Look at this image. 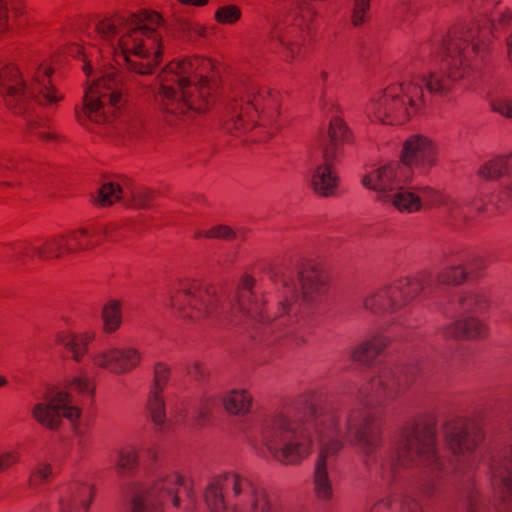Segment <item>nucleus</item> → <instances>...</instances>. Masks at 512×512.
<instances>
[{"instance_id": "nucleus-39", "label": "nucleus", "mask_w": 512, "mask_h": 512, "mask_svg": "<svg viewBox=\"0 0 512 512\" xmlns=\"http://www.w3.org/2000/svg\"><path fill=\"white\" fill-rule=\"evenodd\" d=\"M69 244L74 247V252L79 250L87 249L89 246L94 245L91 241L85 243L83 241L84 238H90L91 235L85 228H81L78 231H73L69 235H66Z\"/></svg>"}, {"instance_id": "nucleus-20", "label": "nucleus", "mask_w": 512, "mask_h": 512, "mask_svg": "<svg viewBox=\"0 0 512 512\" xmlns=\"http://www.w3.org/2000/svg\"><path fill=\"white\" fill-rule=\"evenodd\" d=\"M153 195V191L145 187L133 188L128 195L118 184L106 182L98 190L97 202L101 206H109L123 199L127 206L148 208Z\"/></svg>"}, {"instance_id": "nucleus-57", "label": "nucleus", "mask_w": 512, "mask_h": 512, "mask_svg": "<svg viewBox=\"0 0 512 512\" xmlns=\"http://www.w3.org/2000/svg\"><path fill=\"white\" fill-rule=\"evenodd\" d=\"M150 453H151V457H152V458H155V457H156L154 453H152V452H150Z\"/></svg>"}, {"instance_id": "nucleus-40", "label": "nucleus", "mask_w": 512, "mask_h": 512, "mask_svg": "<svg viewBox=\"0 0 512 512\" xmlns=\"http://www.w3.org/2000/svg\"><path fill=\"white\" fill-rule=\"evenodd\" d=\"M491 108L505 117H512V101L505 97H495L490 102Z\"/></svg>"}, {"instance_id": "nucleus-53", "label": "nucleus", "mask_w": 512, "mask_h": 512, "mask_svg": "<svg viewBox=\"0 0 512 512\" xmlns=\"http://www.w3.org/2000/svg\"><path fill=\"white\" fill-rule=\"evenodd\" d=\"M78 435H79V437H82V434H81L80 432H78ZM78 443H79L80 445L82 444V438H80V439L78 440Z\"/></svg>"}, {"instance_id": "nucleus-46", "label": "nucleus", "mask_w": 512, "mask_h": 512, "mask_svg": "<svg viewBox=\"0 0 512 512\" xmlns=\"http://www.w3.org/2000/svg\"><path fill=\"white\" fill-rule=\"evenodd\" d=\"M179 1L183 4L200 6V5H204L205 3H207L208 0H179Z\"/></svg>"}, {"instance_id": "nucleus-22", "label": "nucleus", "mask_w": 512, "mask_h": 512, "mask_svg": "<svg viewBox=\"0 0 512 512\" xmlns=\"http://www.w3.org/2000/svg\"><path fill=\"white\" fill-rule=\"evenodd\" d=\"M93 498V487L76 479L67 484L59 499L60 512H88Z\"/></svg>"}, {"instance_id": "nucleus-18", "label": "nucleus", "mask_w": 512, "mask_h": 512, "mask_svg": "<svg viewBox=\"0 0 512 512\" xmlns=\"http://www.w3.org/2000/svg\"><path fill=\"white\" fill-rule=\"evenodd\" d=\"M409 190L420 198L421 206L425 202L427 205L439 207L444 214L457 221L468 220L472 211L482 212L486 205L483 197L467 195L453 198L428 186H420L416 191Z\"/></svg>"}, {"instance_id": "nucleus-6", "label": "nucleus", "mask_w": 512, "mask_h": 512, "mask_svg": "<svg viewBox=\"0 0 512 512\" xmlns=\"http://www.w3.org/2000/svg\"><path fill=\"white\" fill-rule=\"evenodd\" d=\"M484 262L477 259L469 265L461 258L449 259L445 267L436 278L428 273L414 277H403L394 282L368 290L362 297L363 307L374 315H395L396 320H401L407 314L412 313L413 301L422 293L426 295L436 285L459 284L468 274L481 270Z\"/></svg>"}, {"instance_id": "nucleus-7", "label": "nucleus", "mask_w": 512, "mask_h": 512, "mask_svg": "<svg viewBox=\"0 0 512 512\" xmlns=\"http://www.w3.org/2000/svg\"><path fill=\"white\" fill-rule=\"evenodd\" d=\"M212 66L209 59L200 58L170 63L160 75L157 100L163 109L184 123L203 112L213 90L203 73Z\"/></svg>"}, {"instance_id": "nucleus-14", "label": "nucleus", "mask_w": 512, "mask_h": 512, "mask_svg": "<svg viewBox=\"0 0 512 512\" xmlns=\"http://www.w3.org/2000/svg\"><path fill=\"white\" fill-rule=\"evenodd\" d=\"M490 482L495 496V509L512 512V415L501 440L488 458Z\"/></svg>"}, {"instance_id": "nucleus-37", "label": "nucleus", "mask_w": 512, "mask_h": 512, "mask_svg": "<svg viewBox=\"0 0 512 512\" xmlns=\"http://www.w3.org/2000/svg\"><path fill=\"white\" fill-rule=\"evenodd\" d=\"M52 475V468L48 463H39L31 472L29 485L35 487L49 479Z\"/></svg>"}, {"instance_id": "nucleus-36", "label": "nucleus", "mask_w": 512, "mask_h": 512, "mask_svg": "<svg viewBox=\"0 0 512 512\" xmlns=\"http://www.w3.org/2000/svg\"><path fill=\"white\" fill-rule=\"evenodd\" d=\"M489 202L498 209H505L512 205V180L506 183L497 195H491Z\"/></svg>"}, {"instance_id": "nucleus-3", "label": "nucleus", "mask_w": 512, "mask_h": 512, "mask_svg": "<svg viewBox=\"0 0 512 512\" xmlns=\"http://www.w3.org/2000/svg\"><path fill=\"white\" fill-rule=\"evenodd\" d=\"M509 32L506 39L507 53L512 63V13L498 11L483 26H461L451 30L446 37H438L422 48L421 59L434 55L442 57V71L428 74H411L400 83L392 84L372 96L365 112L371 119L383 124L405 123L423 102V86L434 95L444 96L453 83L465 77L476 58L482 57L491 33Z\"/></svg>"}, {"instance_id": "nucleus-51", "label": "nucleus", "mask_w": 512, "mask_h": 512, "mask_svg": "<svg viewBox=\"0 0 512 512\" xmlns=\"http://www.w3.org/2000/svg\"><path fill=\"white\" fill-rule=\"evenodd\" d=\"M320 78L323 80V81H326L327 78H328V73L325 72V71H321L320 72Z\"/></svg>"}, {"instance_id": "nucleus-11", "label": "nucleus", "mask_w": 512, "mask_h": 512, "mask_svg": "<svg viewBox=\"0 0 512 512\" xmlns=\"http://www.w3.org/2000/svg\"><path fill=\"white\" fill-rule=\"evenodd\" d=\"M276 116V100L270 90L254 81H244L233 87L225 105L224 127L227 131L270 125Z\"/></svg>"}, {"instance_id": "nucleus-28", "label": "nucleus", "mask_w": 512, "mask_h": 512, "mask_svg": "<svg viewBox=\"0 0 512 512\" xmlns=\"http://www.w3.org/2000/svg\"><path fill=\"white\" fill-rule=\"evenodd\" d=\"M512 172V154L498 156L485 162L478 170L479 176L487 180H493Z\"/></svg>"}, {"instance_id": "nucleus-27", "label": "nucleus", "mask_w": 512, "mask_h": 512, "mask_svg": "<svg viewBox=\"0 0 512 512\" xmlns=\"http://www.w3.org/2000/svg\"><path fill=\"white\" fill-rule=\"evenodd\" d=\"M92 336L76 335L68 331H62L57 335V342L71 353L74 360L79 361L87 352V345Z\"/></svg>"}, {"instance_id": "nucleus-24", "label": "nucleus", "mask_w": 512, "mask_h": 512, "mask_svg": "<svg viewBox=\"0 0 512 512\" xmlns=\"http://www.w3.org/2000/svg\"><path fill=\"white\" fill-rule=\"evenodd\" d=\"M488 300L484 292L480 290L467 289L457 293L455 298L444 309V313L452 314L478 313L486 309Z\"/></svg>"}, {"instance_id": "nucleus-49", "label": "nucleus", "mask_w": 512, "mask_h": 512, "mask_svg": "<svg viewBox=\"0 0 512 512\" xmlns=\"http://www.w3.org/2000/svg\"><path fill=\"white\" fill-rule=\"evenodd\" d=\"M328 106H331V108H332L334 106V104L332 103V101L324 100V102H323V110L328 109Z\"/></svg>"}, {"instance_id": "nucleus-16", "label": "nucleus", "mask_w": 512, "mask_h": 512, "mask_svg": "<svg viewBox=\"0 0 512 512\" xmlns=\"http://www.w3.org/2000/svg\"><path fill=\"white\" fill-rule=\"evenodd\" d=\"M441 433L446 447L458 462L457 471L476 467L478 455L475 449L482 439V432L476 423L451 418L443 423Z\"/></svg>"}, {"instance_id": "nucleus-56", "label": "nucleus", "mask_w": 512, "mask_h": 512, "mask_svg": "<svg viewBox=\"0 0 512 512\" xmlns=\"http://www.w3.org/2000/svg\"><path fill=\"white\" fill-rule=\"evenodd\" d=\"M413 68H414V70H417V69H418V62H416V63L414 64V67H413Z\"/></svg>"}, {"instance_id": "nucleus-54", "label": "nucleus", "mask_w": 512, "mask_h": 512, "mask_svg": "<svg viewBox=\"0 0 512 512\" xmlns=\"http://www.w3.org/2000/svg\"><path fill=\"white\" fill-rule=\"evenodd\" d=\"M74 49L77 51V53L81 52V48L79 46H75Z\"/></svg>"}, {"instance_id": "nucleus-31", "label": "nucleus", "mask_w": 512, "mask_h": 512, "mask_svg": "<svg viewBox=\"0 0 512 512\" xmlns=\"http://www.w3.org/2000/svg\"><path fill=\"white\" fill-rule=\"evenodd\" d=\"M434 486L435 484L431 480L423 482L419 487V493L417 495L406 496L404 498L402 503V512H426L420 498L431 496Z\"/></svg>"}, {"instance_id": "nucleus-45", "label": "nucleus", "mask_w": 512, "mask_h": 512, "mask_svg": "<svg viewBox=\"0 0 512 512\" xmlns=\"http://www.w3.org/2000/svg\"><path fill=\"white\" fill-rule=\"evenodd\" d=\"M208 413V408L206 406L200 407L195 411L197 421L201 423L206 418V415Z\"/></svg>"}, {"instance_id": "nucleus-52", "label": "nucleus", "mask_w": 512, "mask_h": 512, "mask_svg": "<svg viewBox=\"0 0 512 512\" xmlns=\"http://www.w3.org/2000/svg\"><path fill=\"white\" fill-rule=\"evenodd\" d=\"M7 384V380L5 377L0 376V387Z\"/></svg>"}, {"instance_id": "nucleus-1", "label": "nucleus", "mask_w": 512, "mask_h": 512, "mask_svg": "<svg viewBox=\"0 0 512 512\" xmlns=\"http://www.w3.org/2000/svg\"><path fill=\"white\" fill-rule=\"evenodd\" d=\"M418 373L419 368L414 365L373 367L369 382L357 389V407L344 410L316 394L301 396L260 418L253 432L254 446L280 463L294 465L305 459L314 443H318L313 485L317 499L325 503L334 496L329 472L345 439L356 448L364 467L375 471L387 484L406 468L439 469L442 462L436 450V422L432 416L407 423L399 439L380 460L378 457L382 430L375 405L395 398Z\"/></svg>"}, {"instance_id": "nucleus-5", "label": "nucleus", "mask_w": 512, "mask_h": 512, "mask_svg": "<svg viewBox=\"0 0 512 512\" xmlns=\"http://www.w3.org/2000/svg\"><path fill=\"white\" fill-rule=\"evenodd\" d=\"M436 144L423 135L407 138L398 162H392L376 169L362 178L364 187L376 193V199L401 213L420 210V198L404 185L414 178L427 175L437 164Z\"/></svg>"}, {"instance_id": "nucleus-48", "label": "nucleus", "mask_w": 512, "mask_h": 512, "mask_svg": "<svg viewBox=\"0 0 512 512\" xmlns=\"http://www.w3.org/2000/svg\"><path fill=\"white\" fill-rule=\"evenodd\" d=\"M38 136L39 138H41L42 140H49V139H52L53 138V135L50 134V133H46V132H39L38 133Z\"/></svg>"}, {"instance_id": "nucleus-41", "label": "nucleus", "mask_w": 512, "mask_h": 512, "mask_svg": "<svg viewBox=\"0 0 512 512\" xmlns=\"http://www.w3.org/2000/svg\"><path fill=\"white\" fill-rule=\"evenodd\" d=\"M20 460V454L16 450L0 453V471L6 470Z\"/></svg>"}, {"instance_id": "nucleus-29", "label": "nucleus", "mask_w": 512, "mask_h": 512, "mask_svg": "<svg viewBox=\"0 0 512 512\" xmlns=\"http://www.w3.org/2000/svg\"><path fill=\"white\" fill-rule=\"evenodd\" d=\"M252 398L245 390H233L223 398V405L232 414H246L251 407Z\"/></svg>"}, {"instance_id": "nucleus-34", "label": "nucleus", "mask_w": 512, "mask_h": 512, "mask_svg": "<svg viewBox=\"0 0 512 512\" xmlns=\"http://www.w3.org/2000/svg\"><path fill=\"white\" fill-rule=\"evenodd\" d=\"M241 17V10L236 5L220 6L215 12V19L220 24H234Z\"/></svg>"}, {"instance_id": "nucleus-44", "label": "nucleus", "mask_w": 512, "mask_h": 512, "mask_svg": "<svg viewBox=\"0 0 512 512\" xmlns=\"http://www.w3.org/2000/svg\"><path fill=\"white\" fill-rule=\"evenodd\" d=\"M5 163H0V169L2 170H17V164L11 157H4Z\"/></svg>"}, {"instance_id": "nucleus-47", "label": "nucleus", "mask_w": 512, "mask_h": 512, "mask_svg": "<svg viewBox=\"0 0 512 512\" xmlns=\"http://www.w3.org/2000/svg\"><path fill=\"white\" fill-rule=\"evenodd\" d=\"M385 508L384 504L379 503L374 505L369 512H382V510Z\"/></svg>"}, {"instance_id": "nucleus-21", "label": "nucleus", "mask_w": 512, "mask_h": 512, "mask_svg": "<svg viewBox=\"0 0 512 512\" xmlns=\"http://www.w3.org/2000/svg\"><path fill=\"white\" fill-rule=\"evenodd\" d=\"M169 379L168 368L158 363L154 369V385L150 391L147 408L151 416V420L157 428V431L163 433L169 429V423L166 419L165 402L162 397V391Z\"/></svg>"}, {"instance_id": "nucleus-43", "label": "nucleus", "mask_w": 512, "mask_h": 512, "mask_svg": "<svg viewBox=\"0 0 512 512\" xmlns=\"http://www.w3.org/2000/svg\"><path fill=\"white\" fill-rule=\"evenodd\" d=\"M9 27L8 8L6 4L0 0V33L7 30Z\"/></svg>"}, {"instance_id": "nucleus-25", "label": "nucleus", "mask_w": 512, "mask_h": 512, "mask_svg": "<svg viewBox=\"0 0 512 512\" xmlns=\"http://www.w3.org/2000/svg\"><path fill=\"white\" fill-rule=\"evenodd\" d=\"M442 333L450 339L480 338L485 335L486 326L474 317H466L451 323Z\"/></svg>"}, {"instance_id": "nucleus-4", "label": "nucleus", "mask_w": 512, "mask_h": 512, "mask_svg": "<svg viewBox=\"0 0 512 512\" xmlns=\"http://www.w3.org/2000/svg\"><path fill=\"white\" fill-rule=\"evenodd\" d=\"M95 40L135 76L156 72L164 52L163 18L156 12L116 14L93 23Z\"/></svg>"}, {"instance_id": "nucleus-55", "label": "nucleus", "mask_w": 512, "mask_h": 512, "mask_svg": "<svg viewBox=\"0 0 512 512\" xmlns=\"http://www.w3.org/2000/svg\"><path fill=\"white\" fill-rule=\"evenodd\" d=\"M2 184L5 185V186H11L10 182H3Z\"/></svg>"}, {"instance_id": "nucleus-32", "label": "nucleus", "mask_w": 512, "mask_h": 512, "mask_svg": "<svg viewBox=\"0 0 512 512\" xmlns=\"http://www.w3.org/2000/svg\"><path fill=\"white\" fill-rule=\"evenodd\" d=\"M138 465L137 450L132 447H124L118 451L116 469L121 475L131 473Z\"/></svg>"}, {"instance_id": "nucleus-38", "label": "nucleus", "mask_w": 512, "mask_h": 512, "mask_svg": "<svg viewBox=\"0 0 512 512\" xmlns=\"http://www.w3.org/2000/svg\"><path fill=\"white\" fill-rule=\"evenodd\" d=\"M371 1L372 0H354L352 22L355 26L364 23L368 18V11Z\"/></svg>"}, {"instance_id": "nucleus-8", "label": "nucleus", "mask_w": 512, "mask_h": 512, "mask_svg": "<svg viewBox=\"0 0 512 512\" xmlns=\"http://www.w3.org/2000/svg\"><path fill=\"white\" fill-rule=\"evenodd\" d=\"M52 68L45 62L32 60L24 75L18 67L7 65L0 71V91L8 108L27 119L29 129L37 123L31 116L39 106H52L63 95L51 84Z\"/></svg>"}, {"instance_id": "nucleus-9", "label": "nucleus", "mask_w": 512, "mask_h": 512, "mask_svg": "<svg viewBox=\"0 0 512 512\" xmlns=\"http://www.w3.org/2000/svg\"><path fill=\"white\" fill-rule=\"evenodd\" d=\"M316 15L308 0H281L263 28L264 45L287 62L295 60L316 27Z\"/></svg>"}, {"instance_id": "nucleus-33", "label": "nucleus", "mask_w": 512, "mask_h": 512, "mask_svg": "<svg viewBox=\"0 0 512 512\" xmlns=\"http://www.w3.org/2000/svg\"><path fill=\"white\" fill-rule=\"evenodd\" d=\"M194 237L197 239H199V238H217V239L230 240L235 237V233L228 226L218 225V226L212 227L209 230H199L198 229L194 232Z\"/></svg>"}, {"instance_id": "nucleus-30", "label": "nucleus", "mask_w": 512, "mask_h": 512, "mask_svg": "<svg viewBox=\"0 0 512 512\" xmlns=\"http://www.w3.org/2000/svg\"><path fill=\"white\" fill-rule=\"evenodd\" d=\"M104 330L107 333L115 332L121 325V304L118 300H109L102 309Z\"/></svg>"}, {"instance_id": "nucleus-23", "label": "nucleus", "mask_w": 512, "mask_h": 512, "mask_svg": "<svg viewBox=\"0 0 512 512\" xmlns=\"http://www.w3.org/2000/svg\"><path fill=\"white\" fill-rule=\"evenodd\" d=\"M30 252L40 259L49 260L61 257L64 252L74 253V247L69 244L66 235L61 234L47 238L41 246L25 245L15 251L18 259L29 256Z\"/></svg>"}, {"instance_id": "nucleus-50", "label": "nucleus", "mask_w": 512, "mask_h": 512, "mask_svg": "<svg viewBox=\"0 0 512 512\" xmlns=\"http://www.w3.org/2000/svg\"><path fill=\"white\" fill-rule=\"evenodd\" d=\"M83 68H84V71H85L86 75H87L88 77H90V75H91V69H92V68H91V66H90V65H88V64H85Z\"/></svg>"}, {"instance_id": "nucleus-26", "label": "nucleus", "mask_w": 512, "mask_h": 512, "mask_svg": "<svg viewBox=\"0 0 512 512\" xmlns=\"http://www.w3.org/2000/svg\"><path fill=\"white\" fill-rule=\"evenodd\" d=\"M387 343L388 340L385 337L375 336L360 344L350 356L354 361L369 364L383 351Z\"/></svg>"}, {"instance_id": "nucleus-42", "label": "nucleus", "mask_w": 512, "mask_h": 512, "mask_svg": "<svg viewBox=\"0 0 512 512\" xmlns=\"http://www.w3.org/2000/svg\"><path fill=\"white\" fill-rule=\"evenodd\" d=\"M188 374L200 381L206 376V369L199 362H194L190 367H188Z\"/></svg>"}, {"instance_id": "nucleus-35", "label": "nucleus", "mask_w": 512, "mask_h": 512, "mask_svg": "<svg viewBox=\"0 0 512 512\" xmlns=\"http://www.w3.org/2000/svg\"><path fill=\"white\" fill-rule=\"evenodd\" d=\"M468 512H488L485 502L479 498L477 491L470 485L465 488L464 495Z\"/></svg>"}, {"instance_id": "nucleus-13", "label": "nucleus", "mask_w": 512, "mask_h": 512, "mask_svg": "<svg viewBox=\"0 0 512 512\" xmlns=\"http://www.w3.org/2000/svg\"><path fill=\"white\" fill-rule=\"evenodd\" d=\"M93 390V385L87 376H75L65 389L53 388L42 396H38L32 415L40 424L52 430L59 427L63 417L73 423L80 417L81 411L75 405L70 391L91 395Z\"/></svg>"}, {"instance_id": "nucleus-10", "label": "nucleus", "mask_w": 512, "mask_h": 512, "mask_svg": "<svg viewBox=\"0 0 512 512\" xmlns=\"http://www.w3.org/2000/svg\"><path fill=\"white\" fill-rule=\"evenodd\" d=\"M211 512H281L264 488L247 472L230 471L211 479L205 491Z\"/></svg>"}, {"instance_id": "nucleus-12", "label": "nucleus", "mask_w": 512, "mask_h": 512, "mask_svg": "<svg viewBox=\"0 0 512 512\" xmlns=\"http://www.w3.org/2000/svg\"><path fill=\"white\" fill-rule=\"evenodd\" d=\"M126 85L115 68L103 72L86 89L82 115L77 113L78 120L83 122L87 118L96 124L112 123L125 106L123 89Z\"/></svg>"}, {"instance_id": "nucleus-19", "label": "nucleus", "mask_w": 512, "mask_h": 512, "mask_svg": "<svg viewBox=\"0 0 512 512\" xmlns=\"http://www.w3.org/2000/svg\"><path fill=\"white\" fill-rule=\"evenodd\" d=\"M91 358L96 366L116 375L128 373L137 367L141 361L140 352L130 346L110 347L100 350L95 352Z\"/></svg>"}, {"instance_id": "nucleus-17", "label": "nucleus", "mask_w": 512, "mask_h": 512, "mask_svg": "<svg viewBox=\"0 0 512 512\" xmlns=\"http://www.w3.org/2000/svg\"><path fill=\"white\" fill-rule=\"evenodd\" d=\"M348 137L347 127L338 116L331 118L327 138L322 145L321 163L312 167L311 184L314 191L321 196H331L338 185V177L332 171L331 164L336 159L341 143Z\"/></svg>"}, {"instance_id": "nucleus-2", "label": "nucleus", "mask_w": 512, "mask_h": 512, "mask_svg": "<svg viewBox=\"0 0 512 512\" xmlns=\"http://www.w3.org/2000/svg\"><path fill=\"white\" fill-rule=\"evenodd\" d=\"M275 282L282 284L276 312L263 315L262 303L252 291L253 280L244 276L234 296L224 297L216 287L200 281L184 283L170 304L179 316L192 321L205 318L225 319L237 323L238 314L254 325L253 337L271 344L281 337H293L304 342V331L309 325L311 305L325 291L322 274L311 264L295 268L280 266L274 271Z\"/></svg>"}, {"instance_id": "nucleus-15", "label": "nucleus", "mask_w": 512, "mask_h": 512, "mask_svg": "<svg viewBox=\"0 0 512 512\" xmlns=\"http://www.w3.org/2000/svg\"><path fill=\"white\" fill-rule=\"evenodd\" d=\"M179 487H183L189 494L183 478L176 474L158 472L154 479L146 484H137L131 491L132 512H163L162 505L171 499L174 505H178L177 495Z\"/></svg>"}]
</instances>
